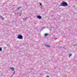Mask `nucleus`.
Wrapping results in <instances>:
<instances>
[{"mask_svg":"<svg viewBox=\"0 0 77 77\" xmlns=\"http://www.w3.org/2000/svg\"><path fill=\"white\" fill-rule=\"evenodd\" d=\"M69 57H70L71 56V54H69Z\"/></svg>","mask_w":77,"mask_h":77,"instance_id":"nucleus-12","label":"nucleus"},{"mask_svg":"<svg viewBox=\"0 0 77 77\" xmlns=\"http://www.w3.org/2000/svg\"><path fill=\"white\" fill-rule=\"evenodd\" d=\"M10 69H11V71H14V68L13 67H10Z\"/></svg>","mask_w":77,"mask_h":77,"instance_id":"nucleus-4","label":"nucleus"},{"mask_svg":"<svg viewBox=\"0 0 77 77\" xmlns=\"http://www.w3.org/2000/svg\"><path fill=\"white\" fill-rule=\"evenodd\" d=\"M15 72H13V75L15 74Z\"/></svg>","mask_w":77,"mask_h":77,"instance_id":"nucleus-14","label":"nucleus"},{"mask_svg":"<svg viewBox=\"0 0 77 77\" xmlns=\"http://www.w3.org/2000/svg\"><path fill=\"white\" fill-rule=\"evenodd\" d=\"M60 6H68V4L65 2H63L61 3Z\"/></svg>","mask_w":77,"mask_h":77,"instance_id":"nucleus-1","label":"nucleus"},{"mask_svg":"<svg viewBox=\"0 0 77 77\" xmlns=\"http://www.w3.org/2000/svg\"><path fill=\"white\" fill-rule=\"evenodd\" d=\"M5 48H6V47H5Z\"/></svg>","mask_w":77,"mask_h":77,"instance_id":"nucleus-18","label":"nucleus"},{"mask_svg":"<svg viewBox=\"0 0 77 77\" xmlns=\"http://www.w3.org/2000/svg\"><path fill=\"white\" fill-rule=\"evenodd\" d=\"M45 47H50V45H47V44H45Z\"/></svg>","mask_w":77,"mask_h":77,"instance_id":"nucleus-5","label":"nucleus"},{"mask_svg":"<svg viewBox=\"0 0 77 77\" xmlns=\"http://www.w3.org/2000/svg\"><path fill=\"white\" fill-rule=\"evenodd\" d=\"M23 37L21 35H19L17 37L19 39H23Z\"/></svg>","mask_w":77,"mask_h":77,"instance_id":"nucleus-2","label":"nucleus"},{"mask_svg":"<svg viewBox=\"0 0 77 77\" xmlns=\"http://www.w3.org/2000/svg\"><path fill=\"white\" fill-rule=\"evenodd\" d=\"M3 17L1 16H0V18H2Z\"/></svg>","mask_w":77,"mask_h":77,"instance_id":"nucleus-13","label":"nucleus"},{"mask_svg":"<svg viewBox=\"0 0 77 77\" xmlns=\"http://www.w3.org/2000/svg\"><path fill=\"white\" fill-rule=\"evenodd\" d=\"M37 18H38L39 19H41L42 18V17L41 16H37Z\"/></svg>","mask_w":77,"mask_h":77,"instance_id":"nucleus-3","label":"nucleus"},{"mask_svg":"<svg viewBox=\"0 0 77 77\" xmlns=\"http://www.w3.org/2000/svg\"><path fill=\"white\" fill-rule=\"evenodd\" d=\"M48 34H47V33H46L45 34V37H46V36H48Z\"/></svg>","mask_w":77,"mask_h":77,"instance_id":"nucleus-6","label":"nucleus"},{"mask_svg":"<svg viewBox=\"0 0 77 77\" xmlns=\"http://www.w3.org/2000/svg\"><path fill=\"white\" fill-rule=\"evenodd\" d=\"M12 76H13V75H11V77H12Z\"/></svg>","mask_w":77,"mask_h":77,"instance_id":"nucleus-16","label":"nucleus"},{"mask_svg":"<svg viewBox=\"0 0 77 77\" xmlns=\"http://www.w3.org/2000/svg\"><path fill=\"white\" fill-rule=\"evenodd\" d=\"M18 15H21V13H18Z\"/></svg>","mask_w":77,"mask_h":77,"instance_id":"nucleus-10","label":"nucleus"},{"mask_svg":"<svg viewBox=\"0 0 77 77\" xmlns=\"http://www.w3.org/2000/svg\"><path fill=\"white\" fill-rule=\"evenodd\" d=\"M40 5H41V6L42 5V4H40Z\"/></svg>","mask_w":77,"mask_h":77,"instance_id":"nucleus-15","label":"nucleus"},{"mask_svg":"<svg viewBox=\"0 0 77 77\" xmlns=\"http://www.w3.org/2000/svg\"><path fill=\"white\" fill-rule=\"evenodd\" d=\"M2 51V48L0 47V51Z\"/></svg>","mask_w":77,"mask_h":77,"instance_id":"nucleus-8","label":"nucleus"},{"mask_svg":"<svg viewBox=\"0 0 77 77\" xmlns=\"http://www.w3.org/2000/svg\"><path fill=\"white\" fill-rule=\"evenodd\" d=\"M27 19V18H25L23 19L24 21H25V20H26V19Z\"/></svg>","mask_w":77,"mask_h":77,"instance_id":"nucleus-9","label":"nucleus"},{"mask_svg":"<svg viewBox=\"0 0 77 77\" xmlns=\"http://www.w3.org/2000/svg\"><path fill=\"white\" fill-rule=\"evenodd\" d=\"M46 77H49V76H47Z\"/></svg>","mask_w":77,"mask_h":77,"instance_id":"nucleus-17","label":"nucleus"},{"mask_svg":"<svg viewBox=\"0 0 77 77\" xmlns=\"http://www.w3.org/2000/svg\"><path fill=\"white\" fill-rule=\"evenodd\" d=\"M2 18V20H4L5 19V18L3 17Z\"/></svg>","mask_w":77,"mask_h":77,"instance_id":"nucleus-11","label":"nucleus"},{"mask_svg":"<svg viewBox=\"0 0 77 77\" xmlns=\"http://www.w3.org/2000/svg\"><path fill=\"white\" fill-rule=\"evenodd\" d=\"M21 8V7H18L17 9V10H19V9H20V8Z\"/></svg>","mask_w":77,"mask_h":77,"instance_id":"nucleus-7","label":"nucleus"}]
</instances>
